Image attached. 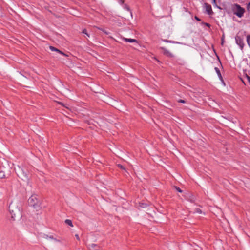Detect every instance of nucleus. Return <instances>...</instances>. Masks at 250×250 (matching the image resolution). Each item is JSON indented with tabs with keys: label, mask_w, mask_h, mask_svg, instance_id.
<instances>
[{
	"label": "nucleus",
	"mask_w": 250,
	"mask_h": 250,
	"mask_svg": "<svg viewBox=\"0 0 250 250\" xmlns=\"http://www.w3.org/2000/svg\"><path fill=\"white\" fill-rule=\"evenodd\" d=\"M9 210L13 220H15L16 217H21L20 208L18 207L16 203L11 202L9 206Z\"/></svg>",
	"instance_id": "obj_1"
},
{
	"label": "nucleus",
	"mask_w": 250,
	"mask_h": 250,
	"mask_svg": "<svg viewBox=\"0 0 250 250\" xmlns=\"http://www.w3.org/2000/svg\"><path fill=\"white\" fill-rule=\"evenodd\" d=\"M14 170L19 178H21L23 181H28V176L27 171H25L23 167L18 165L16 167H15Z\"/></svg>",
	"instance_id": "obj_2"
},
{
	"label": "nucleus",
	"mask_w": 250,
	"mask_h": 250,
	"mask_svg": "<svg viewBox=\"0 0 250 250\" xmlns=\"http://www.w3.org/2000/svg\"><path fill=\"white\" fill-rule=\"evenodd\" d=\"M28 204L30 206L33 207L35 208L38 209L40 208V202L37 198V195H32L28 199Z\"/></svg>",
	"instance_id": "obj_3"
},
{
	"label": "nucleus",
	"mask_w": 250,
	"mask_h": 250,
	"mask_svg": "<svg viewBox=\"0 0 250 250\" xmlns=\"http://www.w3.org/2000/svg\"><path fill=\"white\" fill-rule=\"evenodd\" d=\"M244 11V9L242 8L239 5H235V9L234 10V13L238 17H242L243 16Z\"/></svg>",
	"instance_id": "obj_4"
},
{
	"label": "nucleus",
	"mask_w": 250,
	"mask_h": 250,
	"mask_svg": "<svg viewBox=\"0 0 250 250\" xmlns=\"http://www.w3.org/2000/svg\"><path fill=\"white\" fill-rule=\"evenodd\" d=\"M235 41L237 44H238L240 46L241 50H243L244 46L243 40L240 36H236L235 37Z\"/></svg>",
	"instance_id": "obj_5"
},
{
	"label": "nucleus",
	"mask_w": 250,
	"mask_h": 250,
	"mask_svg": "<svg viewBox=\"0 0 250 250\" xmlns=\"http://www.w3.org/2000/svg\"><path fill=\"white\" fill-rule=\"evenodd\" d=\"M205 7L206 8L207 13L208 15H210L213 13L212 10L211 6L210 5L206 3H205Z\"/></svg>",
	"instance_id": "obj_6"
},
{
	"label": "nucleus",
	"mask_w": 250,
	"mask_h": 250,
	"mask_svg": "<svg viewBox=\"0 0 250 250\" xmlns=\"http://www.w3.org/2000/svg\"><path fill=\"white\" fill-rule=\"evenodd\" d=\"M161 48L163 51V53L164 55L170 58H172L174 57V55L172 53H171L169 51L167 50L166 48L164 47H161Z\"/></svg>",
	"instance_id": "obj_7"
},
{
	"label": "nucleus",
	"mask_w": 250,
	"mask_h": 250,
	"mask_svg": "<svg viewBox=\"0 0 250 250\" xmlns=\"http://www.w3.org/2000/svg\"><path fill=\"white\" fill-rule=\"evenodd\" d=\"M161 48L163 51V53L164 55L170 58H172L174 57V55L172 53H171L169 51L167 50L166 48L164 47H161Z\"/></svg>",
	"instance_id": "obj_8"
},
{
	"label": "nucleus",
	"mask_w": 250,
	"mask_h": 250,
	"mask_svg": "<svg viewBox=\"0 0 250 250\" xmlns=\"http://www.w3.org/2000/svg\"><path fill=\"white\" fill-rule=\"evenodd\" d=\"M88 248L89 250H99L100 249V246L97 244L92 243L88 245Z\"/></svg>",
	"instance_id": "obj_9"
},
{
	"label": "nucleus",
	"mask_w": 250,
	"mask_h": 250,
	"mask_svg": "<svg viewBox=\"0 0 250 250\" xmlns=\"http://www.w3.org/2000/svg\"><path fill=\"white\" fill-rule=\"evenodd\" d=\"M49 48H50V49L52 51H56L63 55H65L64 53H63L61 51L59 50V49H58L57 48H56L53 46H49Z\"/></svg>",
	"instance_id": "obj_10"
},
{
	"label": "nucleus",
	"mask_w": 250,
	"mask_h": 250,
	"mask_svg": "<svg viewBox=\"0 0 250 250\" xmlns=\"http://www.w3.org/2000/svg\"><path fill=\"white\" fill-rule=\"evenodd\" d=\"M123 40L125 41L126 42H137V41L135 39H128L126 38H123Z\"/></svg>",
	"instance_id": "obj_11"
},
{
	"label": "nucleus",
	"mask_w": 250,
	"mask_h": 250,
	"mask_svg": "<svg viewBox=\"0 0 250 250\" xmlns=\"http://www.w3.org/2000/svg\"><path fill=\"white\" fill-rule=\"evenodd\" d=\"M216 73L217 74L219 78V79L221 81H223V77L221 75V72L220 71V70L217 67H215L214 68Z\"/></svg>",
	"instance_id": "obj_12"
},
{
	"label": "nucleus",
	"mask_w": 250,
	"mask_h": 250,
	"mask_svg": "<svg viewBox=\"0 0 250 250\" xmlns=\"http://www.w3.org/2000/svg\"><path fill=\"white\" fill-rule=\"evenodd\" d=\"M148 206V204L147 203H142V202H140L139 203V207H140V208H146V207H147Z\"/></svg>",
	"instance_id": "obj_13"
},
{
	"label": "nucleus",
	"mask_w": 250,
	"mask_h": 250,
	"mask_svg": "<svg viewBox=\"0 0 250 250\" xmlns=\"http://www.w3.org/2000/svg\"><path fill=\"white\" fill-rule=\"evenodd\" d=\"M98 29L101 31H102L106 35H109L110 34V32H109L108 31L106 30H105L104 29H103V28H98Z\"/></svg>",
	"instance_id": "obj_14"
},
{
	"label": "nucleus",
	"mask_w": 250,
	"mask_h": 250,
	"mask_svg": "<svg viewBox=\"0 0 250 250\" xmlns=\"http://www.w3.org/2000/svg\"><path fill=\"white\" fill-rule=\"evenodd\" d=\"M65 223L66 224H67V225H69V226H72V227L73 226V224H72V221H71V220H69V219H66V220H65Z\"/></svg>",
	"instance_id": "obj_15"
},
{
	"label": "nucleus",
	"mask_w": 250,
	"mask_h": 250,
	"mask_svg": "<svg viewBox=\"0 0 250 250\" xmlns=\"http://www.w3.org/2000/svg\"><path fill=\"white\" fill-rule=\"evenodd\" d=\"M45 238H49L51 239H53L56 242H59L60 241L56 238H54L53 236L51 235L50 236H48L47 235H45Z\"/></svg>",
	"instance_id": "obj_16"
},
{
	"label": "nucleus",
	"mask_w": 250,
	"mask_h": 250,
	"mask_svg": "<svg viewBox=\"0 0 250 250\" xmlns=\"http://www.w3.org/2000/svg\"><path fill=\"white\" fill-rule=\"evenodd\" d=\"M211 3H212L214 6H215L219 9H221V8L217 5L216 0H211Z\"/></svg>",
	"instance_id": "obj_17"
},
{
	"label": "nucleus",
	"mask_w": 250,
	"mask_h": 250,
	"mask_svg": "<svg viewBox=\"0 0 250 250\" xmlns=\"http://www.w3.org/2000/svg\"><path fill=\"white\" fill-rule=\"evenodd\" d=\"M247 42L250 48V35H249L247 36Z\"/></svg>",
	"instance_id": "obj_18"
},
{
	"label": "nucleus",
	"mask_w": 250,
	"mask_h": 250,
	"mask_svg": "<svg viewBox=\"0 0 250 250\" xmlns=\"http://www.w3.org/2000/svg\"><path fill=\"white\" fill-rule=\"evenodd\" d=\"M124 8L126 9L127 11H129L130 14H131V11H130V9L129 8V7L126 4H124Z\"/></svg>",
	"instance_id": "obj_19"
},
{
	"label": "nucleus",
	"mask_w": 250,
	"mask_h": 250,
	"mask_svg": "<svg viewBox=\"0 0 250 250\" xmlns=\"http://www.w3.org/2000/svg\"><path fill=\"white\" fill-rule=\"evenodd\" d=\"M5 177V174L3 171H0V178H3Z\"/></svg>",
	"instance_id": "obj_20"
},
{
	"label": "nucleus",
	"mask_w": 250,
	"mask_h": 250,
	"mask_svg": "<svg viewBox=\"0 0 250 250\" xmlns=\"http://www.w3.org/2000/svg\"><path fill=\"white\" fill-rule=\"evenodd\" d=\"M83 33L85 34L88 37H89V34L87 33V31L86 29H84L83 31Z\"/></svg>",
	"instance_id": "obj_21"
},
{
	"label": "nucleus",
	"mask_w": 250,
	"mask_h": 250,
	"mask_svg": "<svg viewBox=\"0 0 250 250\" xmlns=\"http://www.w3.org/2000/svg\"><path fill=\"white\" fill-rule=\"evenodd\" d=\"M175 189L179 192H182V190L178 187H174Z\"/></svg>",
	"instance_id": "obj_22"
},
{
	"label": "nucleus",
	"mask_w": 250,
	"mask_h": 250,
	"mask_svg": "<svg viewBox=\"0 0 250 250\" xmlns=\"http://www.w3.org/2000/svg\"><path fill=\"white\" fill-rule=\"evenodd\" d=\"M118 167L122 169L125 170L124 167L121 164H118Z\"/></svg>",
	"instance_id": "obj_23"
},
{
	"label": "nucleus",
	"mask_w": 250,
	"mask_h": 250,
	"mask_svg": "<svg viewBox=\"0 0 250 250\" xmlns=\"http://www.w3.org/2000/svg\"><path fill=\"white\" fill-rule=\"evenodd\" d=\"M178 102L179 103H186V101L184 100H182V99H180L178 101Z\"/></svg>",
	"instance_id": "obj_24"
},
{
	"label": "nucleus",
	"mask_w": 250,
	"mask_h": 250,
	"mask_svg": "<svg viewBox=\"0 0 250 250\" xmlns=\"http://www.w3.org/2000/svg\"><path fill=\"white\" fill-rule=\"evenodd\" d=\"M196 211L197 212V213H202V211L199 208H197L196 209Z\"/></svg>",
	"instance_id": "obj_25"
},
{
	"label": "nucleus",
	"mask_w": 250,
	"mask_h": 250,
	"mask_svg": "<svg viewBox=\"0 0 250 250\" xmlns=\"http://www.w3.org/2000/svg\"><path fill=\"white\" fill-rule=\"evenodd\" d=\"M119 2L121 4H124V0H119Z\"/></svg>",
	"instance_id": "obj_26"
},
{
	"label": "nucleus",
	"mask_w": 250,
	"mask_h": 250,
	"mask_svg": "<svg viewBox=\"0 0 250 250\" xmlns=\"http://www.w3.org/2000/svg\"><path fill=\"white\" fill-rule=\"evenodd\" d=\"M195 19L197 21H201V19L200 18H199L197 16H195Z\"/></svg>",
	"instance_id": "obj_27"
},
{
	"label": "nucleus",
	"mask_w": 250,
	"mask_h": 250,
	"mask_svg": "<svg viewBox=\"0 0 250 250\" xmlns=\"http://www.w3.org/2000/svg\"><path fill=\"white\" fill-rule=\"evenodd\" d=\"M75 237H76V238H77V240H79L80 239L79 236V235L78 234H76L75 235Z\"/></svg>",
	"instance_id": "obj_28"
},
{
	"label": "nucleus",
	"mask_w": 250,
	"mask_h": 250,
	"mask_svg": "<svg viewBox=\"0 0 250 250\" xmlns=\"http://www.w3.org/2000/svg\"><path fill=\"white\" fill-rule=\"evenodd\" d=\"M164 41L166 42H171V41H168V40H164Z\"/></svg>",
	"instance_id": "obj_29"
},
{
	"label": "nucleus",
	"mask_w": 250,
	"mask_h": 250,
	"mask_svg": "<svg viewBox=\"0 0 250 250\" xmlns=\"http://www.w3.org/2000/svg\"><path fill=\"white\" fill-rule=\"evenodd\" d=\"M247 78H248V81H249V83H250V77H249V76H247Z\"/></svg>",
	"instance_id": "obj_30"
},
{
	"label": "nucleus",
	"mask_w": 250,
	"mask_h": 250,
	"mask_svg": "<svg viewBox=\"0 0 250 250\" xmlns=\"http://www.w3.org/2000/svg\"><path fill=\"white\" fill-rule=\"evenodd\" d=\"M250 7V1L249 2L248 4V8H249Z\"/></svg>",
	"instance_id": "obj_31"
},
{
	"label": "nucleus",
	"mask_w": 250,
	"mask_h": 250,
	"mask_svg": "<svg viewBox=\"0 0 250 250\" xmlns=\"http://www.w3.org/2000/svg\"><path fill=\"white\" fill-rule=\"evenodd\" d=\"M206 25L207 26H208V27H209V26H210V25H209V24H208V23H206Z\"/></svg>",
	"instance_id": "obj_32"
},
{
	"label": "nucleus",
	"mask_w": 250,
	"mask_h": 250,
	"mask_svg": "<svg viewBox=\"0 0 250 250\" xmlns=\"http://www.w3.org/2000/svg\"><path fill=\"white\" fill-rule=\"evenodd\" d=\"M222 82H223V84H225V83H224V82H223V81Z\"/></svg>",
	"instance_id": "obj_33"
},
{
	"label": "nucleus",
	"mask_w": 250,
	"mask_h": 250,
	"mask_svg": "<svg viewBox=\"0 0 250 250\" xmlns=\"http://www.w3.org/2000/svg\"><path fill=\"white\" fill-rule=\"evenodd\" d=\"M222 82H223V84H225V83H224V82H223V81Z\"/></svg>",
	"instance_id": "obj_34"
}]
</instances>
